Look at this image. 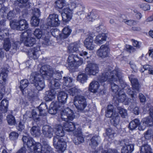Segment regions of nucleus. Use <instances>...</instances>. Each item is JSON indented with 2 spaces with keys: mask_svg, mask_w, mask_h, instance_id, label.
Returning <instances> with one entry per match:
<instances>
[{
  "mask_svg": "<svg viewBox=\"0 0 153 153\" xmlns=\"http://www.w3.org/2000/svg\"><path fill=\"white\" fill-rule=\"evenodd\" d=\"M77 131L76 130L73 133L74 135L76 136L74 137V142L76 145H78L79 144L82 143L84 141V138L82 136H80L81 133V131L80 129H77Z\"/></svg>",
  "mask_w": 153,
  "mask_h": 153,
  "instance_id": "19",
  "label": "nucleus"
},
{
  "mask_svg": "<svg viewBox=\"0 0 153 153\" xmlns=\"http://www.w3.org/2000/svg\"><path fill=\"white\" fill-rule=\"evenodd\" d=\"M79 55L81 56H83L85 58V59H89L90 58L91 55L90 54H88L86 51H82L79 53Z\"/></svg>",
  "mask_w": 153,
  "mask_h": 153,
  "instance_id": "62",
  "label": "nucleus"
},
{
  "mask_svg": "<svg viewBox=\"0 0 153 153\" xmlns=\"http://www.w3.org/2000/svg\"><path fill=\"white\" fill-rule=\"evenodd\" d=\"M77 80L82 83L85 82L87 79V75L85 73H82L77 76Z\"/></svg>",
  "mask_w": 153,
  "mask_h": 153,
  "instance_id": "41",
  "label": "nucleus"
},
{
  "mask_svg": "<svg viewBox=\"0 0 153 153\" xmlns=\"http://www.w3.org/2000/svg\"><path fill=\"white\" fill-rule=\"evenodd\" d=\"M39 110L37 108L33 109L31 112V117H30L33 118V120L36 122L41 120V117L42 116L45 117L46 115V110Z\"/></svg>",
  "mask_w": 153,
  "mask_h": 153,
  "instance_id": "11",
  "label": "nucleus"
},
{
  "mask_svg": "<svg viewBox=\"0 0 153 153\" xmlns=\"http://www.w3.org/2000/svg\"><path fill=\"white\" fill-rule=\"evenodd\" d=\"M99 85L98 82L95 81H93L90 84L89 90L91 92L96 93L97 92Z\"/></svg>",
  "mask_w": 153,
  "mask_h": 153,
  "instance_id": "27",
  "label": "nucleus"
},
{
  "mask_svg": "<svg viewBox=\"0 0 153 153\" xmlns=\"http://www.w3.org/2000/svg\"><path fill=\"white\" fill-rule=\"evenodd\" d=\"M21 2H18L19 6L21 8L28 9L30 7L32 4L28 2V0H22Z\"/></svg>",
  "mask_w": 153,
  "mask_h": 153,
  "instance_id": "38",
  "label": "nucleus"
},
{
  "mask_svg": "<svg viewBox=\"0 0 153 153\" xmlns=\"http://www.w3.org/2000/svg\"><path fill=\"white\" fill-rule=\"evenodd\" d=\"M40 49V47L39 46H37L32 49L28 52V56L29 58L34 59H37L39 55Z\"/></svg>",
  "mask_w": 153,
  "mask_h": 153,
  "instance_id": "18",
  "label": "nucleus"
},
{
  "mask_svg": "<svg viewBox=\"0 0 153 153\" xmlns=\"http://www.w3.org/2000/svg\"><path fill=\"white\" fill-rule=\"evenodd\" d=\"M107 36L104 33L99 34L97 36L95 40V42L97 44H100L103 43L106 41Z\"/></svg>",
  "mask_w": 153,
  "mask_h": 153,
  "instance_id": "28",
  "label": "nucleus"
},
{
  "mask_svg": "<svg viewBox=\"0 0 153 153\" xmlns=\"http://www.w3.org/2000/svg\"><path fill=\"white\" fill-rule=\"evenodd\" d=\"M67 61L68 65L71 67H78L83 62V59L79 57L77 55L74 54L69 55Z\"/></svg>",
  "mask_w": 153,
  "mask_h": 153,
  "instance_id": "7",
  "label": "nucleus"
},
{
  "mask_svg": "<svg viewBox=\"0 0 153 153\" xmlns=\"http://www.w3.org/2000/svg\"><path fill=\"white\" fill-rule=\"evenodd\" d=\"M129 78L134 93H135L137 94V93L139 91L140 87L138 80L135 78H131L130 77ZM136 96H137V95Z\"/></svg>",
  "mask_w": 153,
  "mask_h": 153,
  "instance_id": "25",
  "label": "nucleus"
},
{
  "mask_svg": "<svg viewBox=\"0 0 153 153\" xmlns=\"http://www.w3.org/2000/svg\"><path fill=\"white\" fill-rule=\"evenodd\" d=\"M34 35L38 39L44 38L45 35L43 33L42 31L39 29H36L34 32Z\"/></svg>",
  "mask_w": 153,
  "mask_h": 153,
  "instance_id": "47",
  "label": "nucleus"
},
{
  "mask_svg": "<svg viewBox=\"0 0 153 153\" xmlns=\"http://www.w3.org/2000/svg\"><path fill=\"white\" fill-rule=\"evenodd\" d=\"M16 10H14L9 12L7 14V18L9 19H11L14 18L16 15Z\"/></svg>",
  "mask_w": 153,
  "mask_h": 153,
  "instance_id": "60",
  "label": "nucleus"
},
{
  "mask_svg": "<svg viewBox=\"0 0 153 153\" xmlns=\"http://www.w3.org/2000/svg\"><path fill=\"white\" fill-rule=\"evenodd\" d=\"M3 47L6 51H9L11 47V43L9 38H7L4 40Z\"/></svg>",
  "mask_w": 153,
  "mask_h": 153,
  "instance_id": "49",
  "label": "nucleus"
},
{
  "mask_svg": "<svg viewBox=\"0 0 153 153\" xmlns=\"http://www.w3.org/2000/svg\"><path fill=\"white\" fill-rule=\"evenodd\" d=\"M69 1L70 4L69 7L64 8V13L61 14L62 20L65 22H69L72 19L73 9H75L76 11L75 14L78 16L85 13V7L81 0H69Z\"/></svg>",
  "mask_w": 153,
  "mask_h": 153,
  "instance_id": "3",
  "label": "nucleus"
},
{
  "mask_svg": "<svg viewBox=\"0 0 153 153\" xmlns=\"http://www.w3.org/2000/svg\"><path fill=\"white\" fill-rule=\"evenodd\" d=\"M117 109L121 116L123 118H126L127 117V111L126 109L121 107L118 106Z\"/></svg>",
  "mask_w": 153,
  "mask_h": 153,
  "instance_id": "43",
  "label": "nucleus"
},
{
  "mask_svg": "<svg viewBox=\"0 0 153 153\" xmlns=\"http://www.w3.org/2000/svg\"><path fill=\"white\" fill-rule=\"evenodd\" d=\"M55 98V92L53 90L46 92V95L45 97L46 101H51Z\"/></svg>",
  "mask_w": 153,
  "mask_h": 153,
  "instance_id": "34",
  "label": "nucleus"
},
{
  "mask_svg": "<svg viewBox=\"0 0 153 153\" xmlns=\"http://www.w3.org/2000/svg\"><path fill=\"white\" fill-rule=\"evenodd\" d=\"M60 103L58 102H52L49 107L48 111L49 113L52 114H55L56 113L58 110H62V111L65 109V108L62 109V106H60Z\"/></svg>",
  "mask_w": 153,
  "mask_h": 153,
  "instance_id": "14",
  "label": "nucleus"
},
{
  "mask_svg": "<svg viewBox=\"0 0 153 153\" xmlns=\"http://www.w3.org/2000/svg\"><path fill=\"white\" fill-rule=\"evenodd\" d=\"M43 79L44 78L39 73L35 72L31 74L29 80L31 83L34 84L36 89L39 91L42 90L45 87Z\"/></svg>",
  "mask_w": 153,
  "mask_h": 153,
  "instance_id": "5",
  "label": "nucleus"
},
{
  "mask_svg": "<svg viewBox=\"0 0 153 153\" xmlns=\"http://www.w3.org/2000/svg\"><path fill=\"white\" fill-rule=\"evenodd\" d=\"M24 42L25 45L27 47H31L36 42L35 38L30 37L25 40Z\"/></svg>",
  "mask_w": 153,
  "mask_h": 153,
  "instance_id": "39",
  "label": "nucleus"
},
{
  "mask_svg": "<svg viewBox=\"0 0 153 153\" xmlns=\"http://www.w3.org/2000/svg\"><path fill=\"white\" fill-rule=\"evenodd\" d=\"M22 140L24 144H26L27 147L29 148L30 149L32 148V146L36 143V142L32 137L26 136H23L22 138Z\"/></svg>",
  "mask_w": 153,
  "mask_h": 153,
  "instance_id": "24",
  "label": "nucleus"
},
{
  "mask_svg": "<svg viewBox=\"0 0 153 153\" xmlns=\"http://www.w3.org/2000/svg\"><path fill=\"white\" fill-rule=\"evenodd\" d=\"M113 81L109 82H110L111 85V89L113 92L115 94H117L119 92V86L113 82Z\"/></svg>",
  "mask_w": 153,
  "mask_h": 153,
  "instance_id": "50",
  "label": "nucleus"
},
{
  "mask_svg": "<svg viewBox=\"0 0 153 153\" xmlns=\"http://www.w3.org/2000/svg\"><path fill=\"white\" fill-rule=\"evenodd\" d=\"M7 120L8 124L10 126L14 125L16 124V120L15 117L12 115H7Z\"/></svg>",
  "mask_w": 153,
  "mask_h": 153,
  "instance_id": "46",
  "label": "nucleus"
},
{
  "mask_svg": "<svg viewBox=\"0 0 153 153\" xmlns=\"http://www.w3.org/2000/svg\"><path fill=\"white\" fill-rule=\"evenodd\" d=\"M74 104L77 110L83 112L87 105V102L85 97L81 95L75 96L74 98Z\"/></svg>",
  "mask_w": 153,
  "mask_h": 153,
  "instance_id": "6",
  "label": "nucleus"
},
{
  "mask_svg": "<svg viewBox=\"0 0 153 153\" xmlns=\"http://www.w3.org/2000/svg\"><path fill=\"white\" fill-rule=\"evenodd\" d=\"M29 84V83L27 79H23L20 81L19 88L23 94H24L25 90L26 88L28 86Z\"/></svg>",
  "mask_w": 153,
  "mask_h": 153,
  "instance_id": "36",
  "label": "nucleus"
},
{
  "mask_svg": "<svg viewBox=\"0 0 153 153\" xmlns=\"http://www.w3.org/2000/svg\"><path fill=\"white\" fill-rule=\"evenodd\" d=\"M31 135L34 137L39 136L41 134L40 130L39 127L38 126H33L30 130Z\"/></svg>",
  "mask_w": 153,
  "mask_h": 153,
  "instance_id": "33",
  "label": "nucleus"
},
{
  "mask_svg": "<svg viewBox=\"0 0 153 153\" xmlns=\"http://www.w3.org/2000/svg\"><path fill=\"white\" fill-rule=\"evenodd\" d=\"M53 145L59 153L63 152L66 149V144L62 138L53 137Z\"/></svg>",
  "mask_w": 153,
  "mask_h": 153,
  "instance_id": "8",
  "label": "nucleus"
},
{
  "mask_svg": "<svg viewBox=\"0 0 153 153\" xmlns=\"http://www.w3.org/2000/svg\"><path fill=\"white\" fill-rule=\"evenodd\" d=\"M42 146L38 142H36L31 148V151L35 153H53L52 149L45 140H42Z\"/></svg>",
  "mask_w": 153,
  "mask_h": 153,
  "instance_id": "4",
  "label": "nucleus"
},
{
  "mask_svg": "<svg viewBox=\"0 0 153 153\" xmlns=\"http://www.w3.org/2000/svg\"><path fill=\"white\" fill-rule=\"evenodd\" d=\"M48 80L50 84V86L52 89H58L60 88V84L59 81H55L54 79Z\"/></svg>",
  "mask_w": 153,
  "mask_h": 153,
  "instance_id": "37",
  "label": "nucleus"
},
{
  "mask_svg": "<svg viewBox=\"0 0 153 153\" xmlns=\"http://www.w3.org/2000/svg\"><path fill=\"white\" fill-rule=\"evenodd\" d=\"M140 7L144 10H149L150 9V6L147 3H143L140 5Z\"/></svg>",
  "mask_w": 153,
  "mask_h": 153,
  "instance_id": "61",
  "label": "nucleus"
},
{
  "mask_svg": "<svg viewBox=\"0 0 153 153\" xmlns=\"http://www.w3.org/2000/svg\"><path fill=\"white\" fill-rule=\"evenodd\" d=\"M97 17V15L92 10L88 14L86 18L89 21H93Z\"/></svg>",
  "mask_w": 153,
  "mask_h": 153,
  "instance_id": "48",
  "label": "nucleus"
},
{
  "mask_svg": "<svg viewBox=\"0 0 153 153\" xmlns=\"http://www.w3.org/2000/svg\"><path fill=\"white\" fill-rule=\"evenodd\" d=\"M68 98V95L65 92L61 91L59 92L57 98L58 101L60 104V106L62 107V108L64 107V104L67 101Z\"/></svg>",
  "mask_w": 153,
  "mask_h": 153,
  "instance_id": "22",
  "label": "nucleus"
},
{
  "mask_svg": "<svg viewBox=\"0 0 153 153\" xmlns=\"http://www.w3.org/2000/svg\"><path fill=\"white\" fill-rule=\"evenodd\" d=\"M8 101L5 99L3 100L0 103V113L7 112L8 109Z\"/></svg>",
  "mask_w": 153,
  "mask_h": 153,
  "instance_id": "26",
  "label": "nucleus"
},
{
  "mask_svg": "<svg viewBox=\"0 0 153 153\" xmlns=\"http://www.w3.org/2000/svg\"><path fill=\"white\" fill-rule=\"evenodd\" d=\"M118 95L117 97V99L120 102H124L126 99V96L124 93H122L120 94V91L117 94Z\"/></svg>",
  "mask_w": 153,
  "mask_h": 153,
  "instance_id": "54",
  "label": "nucleus"
},
{
  "mask_svg": "<svg viewBox=\"0 0 153 153\" xmlns=\"http://www.w3.org/2000/svg\"><path fill=\"white\" fill-rule=\"evenodd\" d=\"M30 31H31L30 30H28L22 33L21 34V37L23 41L26 39L27 38L30 37L29 36L30 35Z\"/></svg>",
  "mask_w": 153,
  "mask_h": 153,
  "instance_id": "55",
  "label": "nucleus"
},
{
  "mask_svg": "<svg viewBox=\"0 0 153 153\" xmlns=\"http://www.w3.org/2000/svg\"><path fill=\"white\" fill-rule=\"evenodd\" d=\"M120 117L117 113H115L113 114L111 120V124L114 126H116L119 123Z\"/></svg>",
  "mask_w": 153,
  "mask_h": 153,
  "instance_id": "30",
  "label": "nucleus"
},
{
  "mask_svg": "<svg viewBox=\"0 0 153 153\" xmlns=\"http://www.w3.org/2000/svg\"><path fill=\"white\" fill-rule=\"evenodd\" d=\"M24 123L23 122H20L19 125L16 126L17 129L19 131H21L24 129Z\"/></svg>",
  "mask_w": 153,
  "mask_h": 153,
  "instance_id": "63",
  "label": "nucleus"
},
{
  "mask_svg": "<svg viewBox=\"0 0 153 153\" xmlns=\"http://www.w3.org/2000/svg\"><path fill=\"white\" fill-rule=\"evenodd\" d=\"M72 31L70 27L67 26L65 27L63 29L62 33L60 35L59 38L61 39V40H63L64 39L67 38L70 35Z\"/></svg>",
  "mask_w": 153,
  "mask_h": 153,
  "instance_id": "23",
  "label": "nucleus"
},
{
  "mask_svg": "<svg viewBox=\"0 0 153 153\" xmlns=\"http://www.w3.org/2000/svg\"><path fill=\"white\" fill-rule=\"evenodd\" d=\"M109 49L108 46L102 45L97 52V55L102 58H105L108 56Z\"/></svg>",
  "mask_w": 153,
  "mask_h": 153,
  "instance_id": "15",
  "label": "nucleus"
},
{
  "mask_svg": "<svg viewBox=\"0 0 153 153\" xmlns=\"http://www.w3.org/2000/svg\"><path fill=\"white\" fill-rule=\"evenodd\" d=\"M120 144L123 146L122 153H131L134 150V145L130 143L128 139H125L120 141Z\"/></svg>",
  "mask_w": 153,
  "mask_h": 153,
  "instance_id": "9",
  "label": "nucleus"
},
{
  "mask_svg": "<svg viewBox=\"0 0 153 153\" xmlns=\"http://www.w3.org/2000/svg\"><path fill=\"white\" fill-rule=\"evenodd\" d=\"M32 16H34L35 17L39 18L41 15V12L39 9L34 8L32 10Z\"/></svg>",
  "mask_w": 153,
  "mask_h": 153,
  "instance_id": "56",
  "label": "nucleus"
},
{
  "mask_svg": "<svg viewBox=\"0 0 153 153\" xmlns=\"http://www.w3.org/2000/svg\"><path fill=\"white\" fill-rule=\"evenodd\" d=\"M151 152V149L148 145H144L141 147L140 153H150Z\"/></svg>",
  "mask_w": 153,
  "mask_h": 153,
  "instance_id": "42",
  "label": "nucleus"
},
{
  "mask_svg": "<svg viewBox=\"0 0 153 153\" xmlns=\"http://www.w3.org/2000/svg\"><path fill=\"white\" fill-rule=\"evenodd\" d=\"M122 74L118 68H116L112 71L110 70H105V72L98 77V82L101 83L107 81L119 82L122 89L125 90L127 93L130 95L133 100L137 97L136 94L131 91L129 85L122 79Z\"/></svg>",
  "mask_w": 153,
  "mask_h": 153,
  "instance_id": "1",
  "label": "nucleus"
},
{
  "mask_svg": "<svg viewBox=\"0 0 153 153\" xmlns=\"http://www.w3.org/2000/svg\"><path fill=\"white\" fill-rule=\"evenodd\" d=\"M42 132L45 137L50 138L53 136L54 130L50 126L46 125L43 126Z\"/></svg>",
  "mask_w": 153,
  "mask_h": 153,
  "instance_id": "16",
  "label": "nucleus"
},
{
  "mask_svg": "<svg viewBox=\"0 0 153 153\" xmlns=\"http://www.w3.org/2000/svg\"><path fill=\"white\" fill-rule=\"evenodd\" d=\"M98 71L97 65L94 63L88 64L85 68V72L90 75H95L98 73Z\"/></svg>",
  "mask_w": 153,
  "mask_h": 153,
  "instance_id": "12",
  "label": "nucleus"
},
{
  "mask_svg": "<svg viewBox=\"0 0 153 153\" xmlns=\"http://www.w3.org/2000/svg\"><path fill=\"white\" fill-rule=\"evenodd\" d=\"M100 138L99 136L98 135H95L93 136L91 139V143L90 144V145L92 147L97 146L99 143Z\"/></svg>",
  "mask_w": 153,
  "mask_h": 153,
  "instance_id": "40",
  "label": "nucleus"
},
{
  "mask_svg": "<svg viewBox=\"0 0 153 153\" xmlns=\"http://www.w3.org/2000/svg\"><path fill=\"white\" fill-rule=\"evenodd\" d=\"M43 39L42 43V45L44 47H46V46L49 45L51 44L49 40L48 37L46 36H44V38L42 39Z\"/></svg>",
  "mask_w": 153,
  "mask_h": 153,
  "instance_id": "57",
  "label": "nucleus"
},
{
  "mask_svg": "<svg viewBox=\"0 0 153 153\" xmlns=\"http://www.w3.org/2000/svg\"><path fill=\"white\" fill-rule=\"evenodd\" d=\"M8 70L6 69H2L0 73V85L3 86L6 84L8 76Z\"/></svg>",
  "mask_w": 153,
  "mask_h": 153,
  "instance_id": "21",
  "label": "nucleus"
},
{
  "mask_svg": "<svg viewBox=\"0 0 153 153\" xmlns=\"http://www.w3.org/2000/svg\"><path fill=\"white\" fill-rule=\"evenodd\" d=\"M60 23L59 16L57 14L53 13L49 15L47 18V25L51 27H56Z\"/></svg>",
  "mask_w": 153,
  "mask_h": 153,
  "instance_id": "10",
  "label": "nucleus"
},
{
  "mask_svg": "<svg viewBox=\"0 0 153 153\" xmlns=\"http://www.w3.org/2000/svg\"><path fill=\"white\" fill-rule=\"evenodd\" d=\"M140 120L138 119H135L131 122L128 125V128L131 130L135 129L140 125Z\"/></svg>",
  "mask_w": 153,
  "mask_h": 153,
  "instance_id": "32",
  "label": "nucleus"
},
{
  "mask_svg": "<svg viewBox=\"0 0 153 153\" xmlns=\"http://www.w3.org/2000/svg\"><path fill=\"white\" fill-rule=\"evenodd\" d=\"M19 134L15 132H12L9 134V138L10 140H16L19 136Z\"/></svg>",
  "mask_w": 153,
  "mask_h": 153,
  "instance_id": "58",
  "label": "nucleus"
},
{
  "mask_svg": "<svg viewBox=\"0 0 153 153\" xmlns=\"http://www.w3.org/2000/svg\"><path fill=\"white\" fill-rule=\"evenodd\" d=\"M36 108L39 109V111L44 110L48 108V106L45 103L41 104L39 107Z\"/></svg>",
  "mask_w": 153,
  "mask_h": 153,
  "instance_id": "64",
  "label": "nucleus"
},
{
  "mask_svg": "<svg viewBox=\"0 0 153 153\" xmlns=\"http://www.w3.org/2000/svg\"><path fill=\"white\" fill-rule=\"evenodd\" d=\"M10 25L12 29L15 30L16 29L17 30H19V21L14 20L10 22Z\"/></svg>",
  "mask_w": 153,
  "mask_h": 153,
  "instance_id": "53",
  "label": "nucleus"
},
{
  "mask_svg": "<svg viewBox=\"0 0 153 153\" xmlns=\"http://www.w3.org/2000/svg\"><path fill=\"white\" fill-rule=\"evenodd\" d=\"M63 81L62 83L64 85L67 87H71L73 85V79L72 78L69 76L64 77L63 78Z\"/></svg>",
  "mask_w": 153,
  "mask_h": 153,
  "instance_id": "35",
  "label": "nucleus"
},
{
  "mask_svg": "<svg viewBox=\"0 0 153 153\" xmlns=\"http://www.w3.org/2000/svg\"><path fill=\"white\" fill-rule=\"evenodd\" d=\"M63 72L62 71H60L59 70L52 71L51 73H49L48 74L49 75H48L47 77H46L47 80H59L61 79L62 77V74Z\"/></svg>",
  "mask_w": 153,
  "mask_h": 153,
  "instance_id": "13",
  "label": "nucleus"
},
{
  "mask_svg": "<svg viewBox=\"0 0 153 153\" xmlns=\"http://www.w3.org/2000/svg\"><path fill=\"white\" fill-rule=\"evenodd\" d=\"M55 3L56 7L60 9H62L66 5L65 0H57L55 1Z\"/></svg>",
  "mask_w": 153,
  "mask_h": 153,
  "instance_id": "45",
  "label": "nucleus"
},
{
  "mask_svg": "<svg viewBox=\"0 0 153 153\" xmlns=\"http://www.w3.org/2000/svg\"><path fill=\"white\" fill-rule=\"evenodd\" d=\"M143 124L144 126H151L153 125V120L152 117H146L143 119Z\"/></svg>",
  "mask_w": 153,
  "mask_h": 153,
  "instance_id": "44",
  "label": "nucleus"
},
{
  "mask_svg": "<svg viewBox=\"0 0 153 153\" xmlns=\"http://www.w3.org/2000/svg\"><path fill=\"white\" fill-rule=\"evenodd\" d=\"M19 21V30H24L28 27V24L24 19H22Z\"/></svg>",
  "mask_w": 153,
  "mask_h": 153,
  "instance_id": "31",
  "label": "nucleus"
},
{
  "mask_svg": "<svg viewBox=\"0 0 153 153\" xmlns=\"http://www.w3.org/2000/svg\"><path fill=\"white\" fill-rule=\"evenodd\" d=\"M39 18L32 16L30 20L31 24L33 26L35 27L38 26L39 23Z\"/></svg>",
  "mask_w": 153,
  "mask_h": 153,
  "instance_id": "51",
  "label": "nucleus"
},
{
  "mask_svg": "<svg viewBox=\"0 0 153 153\" xmlns=\"http://www.w3.org/2000/svg\"><path fill=\"white\" fill-rule=\"evenodd\" d=\"M80 48V44L79 42H75L71 44L68 47L69 52H76L79 51Z\"/></svg>",
  "mask_w": 153,
  "mask_h": 153,
  "instance_id": "29",
  "label": "nucleus"
},
{
  "mask_svg": "<svg viewBox=\"0 0 153 153\" xmlns=\"http://www.w3.org/2000/svg\"><path fill=\"white\" fill-rule=\"evenodd\" d=\"M52 71V69L51 66L49 65H45L41 67L40 69V73H39V74L42 76L44 79L47 80L46 77H47L48 75H49L48 74L51 73Z\"/></svg>",
  "mask_w": 153,
  "mask_h": 153,
  "instance_id": "17",
  "label": "nucleus"
},
{
  "mask_svg": "<svg viewBox=\"0 0 153 153\" xmlns=\"http://www.w3.org/2000/svg\"><path fill=\"white\" fill-rule=\"evenodd\" d=\"M51 34L52 36L56 38L57 40H61V39L59 38V36L61 33H60V31L57 29H55L51 31Z\"/></svg>",
  "mask_w": 153,
  "mask_h": 153,
  "instance_id": "52",
  "label": "nucleus"
},
{
  "mask_svg": "<svg viewBox=\"0 0 153 153\" xmlns=\"http://www.w3.org/2000/svg\"><path fill=\"white\" fill-rule=\"evenodd\" d=\"M61 117L65 122L63 127L61 125H58L57 127L55 132L56 136L53 137L62 138L64 135V130L68 132H71L73 131L76 128L74 124L69 122L72 120L75 117L74 113L70 108L67 107L62 111Z\"/></svg>",
  "mask_w": 153,
  "mask_h": 153,
  "instance_id": "2",
  "label": "nucleus"
},
{
  "mask_svg": "<svg viewBox=\"0 0 153 153\" xmlns=\"http://www.w3.org/2000/svg\"><path fill=\"white\" fill-rule=\"evenodd\" d=\"M70 94L73 96L78 92V90L76 87H74L69 89L68 91Z\"/></svg>",
  "mask_w": 153,
  "mask_h": 153,
  "instance_id": "59",
  "label": "nucleus"
},
{
  "mask_svg": "<svg viewBox=\"0 0 153 153\" xmlns=\"http://www.w3.org/2000/svg\"><path fill=\"white\" fill-rule=\"evenodd\" d=\"M94 39L92 36H88L84 42V45L87 49L89 50H93L95 47L93 42Z\"/></svg>",
  "mask_w": 153,
  "mask_h": 153,
  "instance_id": "20",
  "label": "nucleus"
}]
</instances>
